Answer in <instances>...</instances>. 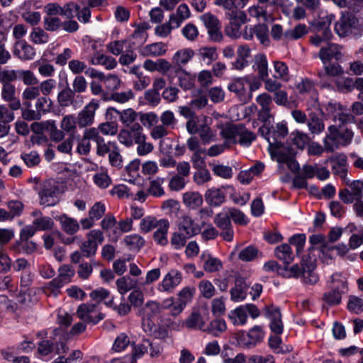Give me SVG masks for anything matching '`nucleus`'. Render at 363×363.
<instances>
[{"mask_svg": "<svg viewBox=\"0 0 363 363\" xmlns=\"http://www.w3.org/2000/svg\"><path fill=\"white\" fill-rule=\"evenodd\" d=\"M308 33L307 27L304 24H299L292 29L286 30L284 33V38L286 40H298Z\"/></svg>", "mask_w": 363, "mask_h": 363, "instance_id": "nucleus-53", "label": "nucleus"}, {"mask_svg": "<svg viewBox=\"0 0 363 363\" xmlns=\"http://www.w3.org/2000/svg\"><path fill=\"white\" fill-rule=\"evenodd\" d=\"M183 203L191 209H197L203 204V197L198 191H187L183 194Z\"/></svg>", "mask_w": 363, "mask_h": 363, "instance_id": "nucleus-39", "label": "nucleus"}, {"mask_svg": "<svg viewBox=\"0 0 363 363\" xmlns=\"http://www.w3.org/2000/svg\"><path fill=\"white\" fill-rule=\"evenodd\" d=\"M77 119L73 114L65 116L60 123L62 130L67 133H74L77 129Z\"/></svg>", "mask_w": 363, "mask_h": 363, "instance_id": "nucleus-60", "label": "nucleus"}, {"mask_svg": "<svg viewBox=\"0 0 363 363\" xmlns=\"http://www.w3.org/2000/svg\"><path fill=\"white\" fill-rule=\"evenodd\" d=\"M52 104V102L50 99L46 96H41L38 98L35 107L38 113L42 116V115L50 111Z\"/></svg>", "mask_w": 363, "mask_h": 363, "instance_id": "nucleus-63", "label": "nucleus"}, {"mask_svg": "<svg viewBox=\"0 0 363 363\" xmlns=\"http://www.w3.org/2000/svg\"><path fill=\"white\" fill-rule=\"evenodd\" d=\"M274 255L277 259L282 261L286 265L291 264L294 258L291 247L287 243L276 247Z\"/></svg>", "mask_w": 363, "mask_h": 363, "instance_id": "nucleus-37", "label": "nucleus"}, {"mask_svg": "<svg viewBox=\"0 0 363 363\" xmlns=\"http://www.w3.org/2000/svg\"><path fill=\"white\" fill-rule=\"evenodd\" d=\"M303 272V258L301 262V267H299L298 264H294L291 266L290 268L288 267V265H286L281 269V272H280V275L286 278H298L301 276L302 277Z\"/></svg>", "mask_w": 363, "mask_h": 363, "instance_id": "nucleus-59", "label": "nucleus"}, {"mask_svg": "<svg viewBox=\"0 0 363 363\" xmlns=\"http://www.w3.org/2000/svg\"><path fill=\"white\" fill-rule=\"evenodd\" d=\"M1 97L9 103V107L11 110L16 111L21 108V104L16 96V86L13 84L2 85Z\"/></svg>", "mask_w": 363, "mask_h": 363, "instance_id": "nucleus-25", "label": "nucleus"}, {"mask_svg": "<svg viewBox=\"0 0 363 363\" xmlns=\"http://www.w3.org/2000/svg\"><path fill=\"white\" fill-rule=\"evenodd\" d=\"M167 219L162 218L157 219L152 216H148L143 218L140 223V229L142 233H147L154 229L159 228L162 223H164Z\"/></svg>", "mask_w": 363, "mask_h": 363, "instance_id": "nucleus-41", "label": "nucleus"}, {"mask_svg": "<svg viewBox=\"0 0 363 363\" xmlns=\"http://www.w3.org/2000/svg\"><path fill=\"white\" fill-rule=\"evenodd\" d=\"M308 127L311 133L318 135L325 129V125L321 118L315 113H310L308 115Z\"/></svg>", "mask_w": 363, "mask_h": 363, "instance_id": "nucleus-45", "label": "nucleus"}, {"mask_svg": "<svg viewBox=\"0 0 363 363\" xmlns=\"http://www.w3.org/2000/svg\"><path fill=\"white\" fill-rule=\"evenodd\" d=\"M271 157L279 163H285L293 157L294 150L289 146H285L281 141L273 140L270 141L268 147Z\"/></svg>", "mask_w": 363, "mask_h": 363, "instance_id": "nucleus-12", "label": "nucleus"}, {"mask_svg": "<svg viewBox=\"0 0 363 363\" xmlns=\"http://www.w3.org/2000/svg\"><path fill=\"white\" fill-rule=\"evenodd\" d=\"M194 55V51L191 48H183L177 50L172 56L170 70L175 69L177 67H183L192 60Z\"/></svg>", "mask_w": 363, "mask_h": 363, "instance_id": "nucleus-24", "label": "nucleus"}, {"mask_svg": "<svg viewBox=\"0 0 363 363\" xmlns=\"http://www.w3.org/2000/svg\"><path fill=\"white\" fill-rule=\"evenodd\" d=\"M347 188L339 191L340 199L346 204H351L354 201L363 199V182L354 180L350 182L345 179Z\"/></svg>", "mask_w": 363, "mask_h": 363, "instance_id": "nucleus-6", "label": "nucleus"}, {"mask_svg": "<svg viewBox=\"0 0 363 363\" xmlns=\"http://www.w3.org/2000/svg\"><path fill=\"white\" fill-rule=\"evenodd\" d=\"M178 230L189 238L198 235L201 231L199 225L195 223L191 217L187 215L180 218L178 223Z\"/></svg>", "mask_w": 363, "mask_h": 363, "instance_id": "nucleus-20", "label": "nucleus"}, {"mask_svg": "<svg viewBox=\"0 0 363 363\" xmlns=\"http://www.w3.org/2000/svg\"><path fill=\"white\" fill-rule=\"evenodd\" d=\"M211 121V119L204 115L197 116L196 115L191 120H188L186 123V128L189 133L191 135H195L203 127L207 122Z\"/></svg>", "mask_w": 363, "mask_h": 363, "instance_id": "nucleus-40", "label": "nucleus"}, {"mask_svg": "<svg viewBox=\"0 0 363 363\" xmlns=\"http://www.w3.org/2000/svg\"><path fill=\"white\" fill-rule=\"evenodd\" d=\"M64 285L56 278L45 284L43 287V292L48 296L57 297L61 293V289Z\"/></svg>", "mask_w": 363, "mask_h": 363, "instance_id": "nucleus-55", "label": "nucleus"}, {"mask_svg": "<svg viewBox=\"0 0 363 363\" xmlns=\"http://www.w3.org/2000/svg\"><path fill=\"white\" fill-rule=\"evenodd\" d=\"M272 127V138H268V143L270 144V141L276 140L277 141H281V140L285 138L288 133L287 123L285 121L277 123L274 126Z\"/></svg>", "mask_w": 363, "mask_h": 363, "instance_id": "nucleus-52", "label": "nucleus"}, {"mask_svg": "<svg viewBox=\"0 0 363 363\" xmlns=\"http://www.w3.org/2000/svg\"><path fill=\"white\" fill-rule=\"evenodd\" d=\"M354 122L352 115L339 113L334 116V124L328 128V133L323 140L325 150L333 152L340 146H347L351 143L353 132L347 127V124Z\"/></svg>", "mask_w": 363, "mask_h": 363, "instance_id": "nucleus-1", "label": "nucleus"}, {"mask_svg": "<svg viewBox=\"0 0 363 363\" xmlns=\"http://www.w3.org/2000/svg\"><path fill=\"white\" fill-rule=\"evenodd\" d=\"M112 150L108 155V162L110 164L117 169H121L123 165V157L120 153V150L116 143H113Z\"/></svg>", "mask_w": 363, "mask_h": 363, "instance_id": "nucleus-54", "label": "nucleus"}, {"mask_svg": "<svg viewBox=\"0 0 363 363\" xmlns=\"http://www.w3.org/2000/svg\"><path fill=\"white\" fill-rule=\"evenodd\" d=\"M91 62L94 65H103L107 69H113L117 66V61L115 58L99 53H96L91 58Z\"/></svg>", "mask_w": 363, "mask_h": 363, "instance_id": "nucleus-44", "label": "nucleus"}, {"mask_svg": "<svg viewBox=\"0 0 363 363\" xmlns=\"http://www.w3.org/2000/svg\"><path fill=\"white\" fill-rule=\"evenodd\" d=\"M117 114L121 122L126 127H130L138 118L139 113L134 111L133 108H127L123 111H119L113 107H109L106 110V116L108 115Z\"/></svg>", "mask_w": 363, "mask_h": 363, "instance_id": "nucleus-21", "label": "nucleus"}, {"mask_svg": "<svg viewBox=\"0 0 363 363\" xmlns=\"http://www.w3.org/2000/svg\"><path fill=\"white\" fill-rule=\"evenodd\" d=\"M357 23L358 19L352 13H346L335 23V30L340 37H346L352 33Z\"/></svg>", "mask_w": 363, "mask_h": 363, "instance_id": "nucleus-14", "label": "nucleus"}, {"mask_svg": "<svg viewBox=\"0 0 363 363\" xmlns=\"http://www.w3.org/2000/svg\"><path fill=\"white\" fill-rule=\"evenodd\" d=\"M57 220L60 221L62 229L69 235H74L79 230L77 220L66 214L59 216Z\"/></svg>", "mask_w": 363, "mask_h": 363, "instance_id": "nucleus-38", "label": "nucleus"}, {"mask_svg": "<svg viewBox=\"0 0 363 363\" xmlns=\"http://www.w3.org/2000/svg\"><path fill=\"white\" fill-rule=\"evenodd\" d=\"M200 59L207 65H210L218 57L216 48L214 47H202L198 50Z\"/></svg>", "mask_w": 363, "mask_h": 363, "instance_id": "nucleus-49", "label": "nucleus"}, {"mask_svg": "<svg viewBox=\"0 0 363 363\" xmlns=\"http://www.w3.org/2000/svg\"><path fill=\"white\" fill-rule=\"evenodd\" d=\"M249 284L245 278L238 277L235 280V286L230 289V298L233 301H243L247 296V290Z\"/></svg>", "mask_w": 363, "mask_h": 363, "instance_id": "nucleus-30", "label": "nucleus"}, {"mask_svg": "<svg viewBox=\"0 0 363 363\" xmlns=\"http://www.w3.org/2000/svg\"><path fill=\"white\" fill-rule=\"evenodd\" d=\"M13 55L21 60H30L35 55V49L24 40H17L13 46Z\"/></svg>", "mask_w": 363, "mask_h": 363, "instance_id": "nucleus-29", "label": "nucleus"}, {"mask_svg": "<svg viewBox=\"0 0 363 363\" xmlns=\"http://www.w3.org/2000/svg\"><path fill=\"white\" fill-rule=\"evenodd\" d=\"M167 77L171 82L177 77L178 85L184 91L193 89L195 85V75L183 67H177L175 69L169 70Z\"/></svg>", "mask_w": 363, "mask_h": 363, "instance_id": "nucleus-13", "label": "nucleus"}, {"mask_svg": "<svg viewBox=\"0 0 363 363\" xmlns=\"http://www.w3.org/2000/svg\"><path fill=\"white\" fill-rule=\"evenodd\" d=\"M104 240L102 231L100 230H92L86 235V240L82 242L80 251H74L71 255V261L73 263H79L82 257L90 258L94 257L97 251L98 245Z\"/></svg>", "mask_w": 363, "mask_h": 363, "instance_id": "nucleus-3", "label": "nucleus"}, {"mask_svg": "<svg viewBox=\"0 0 363 363\" xmlns=\"http://www.w3.org/2000/svg\"><path fill=\"white\" fill-rule=\"evenodd\" d=\"M206 320L197 311H194L182 323V325L189 330H205Z\"/></svg>", "mask_w": 363, "mask_h": 363, "instance_id": "nucleus-32", "label": "nucleus"}, {"mask_svg": "<svg viewBox=\"0 0 363 363\" xmlns=\"http://www.w3.org/2000/svg\"><path fill=\"white\" fill-rule=\"evenodd\" d=\"M143 67L147 71L158 72L163 75H167L171 69V62L164 58H159L156 61L147 59L143 63Z\"/></svg>", "mask_w": 363, "mask_h": 363, "instance_id": "nucleus-26", "label": "nucleus"}, {"mask_svg": "<svg viewBox=\"0 0 363 363\" xmlns=\"http://www.w3.org/2000/svg\"><path fill=\"white\" fill-rule=\"evenodd\" d=\"M296 89L301 94H308L312 96H316L317 95L314 83L308 78L302 79L300 82H297Z\"/></svg>", "mask_w": 363, "mask_h": 363, "instance_id": "nucleus-50", "label": "nucleus"}, {"mask_svg": "<svg viewBox=\"0 0 363 363\" xmlns=\"http://www.w3.org/2000/svg\"><path fill=\"white\" fill-rule=\"evenodd\" d=\"M252 67L255 71L257 72L260 79L264 80L269 76L268 62L265 55H256L254 57V64Z\"/></svg>", "mask_w": 363, "mask_h": 363, "instance_id": "nucleus-36", "label": "nucleus"}, {"mask_svg": "<svg viewBox=\"0 0 363 363\" xmlns=\"http://www.w3.org/2000/svg\"><path fill=\"white\" fill-rule=\"evenodd\" d=\"M264 315L270 321L269 327L271 330L277 335L282 333L284 325L279 308L273 305L266 306L264 308Z\"/></svg>", "mask_w": 363, "mask_h": 363, "instance_id": "nucleus-18", "label": "nucleus"}, {"mask_svg": "<svg viewBox=\"0 0 363 363\" xmlns=\"http://www.w3.org/2000/svg\"><path fill=\"white\" fill-rule=\"evenodd\" d=\"M96 128H86L82 138L79 141L77 152L81 155H87L91 151L90 140H95Z\"/></svg>", "mask_w": 363, "mask_h": 363, "instance_id": "nucleus-28", "label": "nucleus"}, {"mask_svg": "<svg viewBox=\"0 0 363 363\" xmlns=\"http://www.w3.org/2000/svg\"><path fill=\"white\" fill-rule=\"evenodd\" d=\"M162 311V305L155 301H147L142 308L140 313L143 316L142 326L145 333H151L155 327L152 319L160 315Z\"/></svg>", "mask_w": 363, "mask_h": 363, "instance_id": "nucleus-7", "label": "nucleus"}, {"mask_svg": "<svg viewBox=\"0 0 363 363\" xmlns=\"http://www.w3.org/2000/svg\"><path fill=\"white\" fill-rule=\"evenodd\" d=\"M74 96V91L67 86L58 93L57 100L61 107H68L73 104Z\"/></svg>", "mask_w": 363, "mask_h": 363, "instance_id": "nucleus-46", "label": "nucleus"}, {"mask_svg": "<svg viewBox=\"0 0 363 363\" xmlns=\"http://www.w3.org/2000/svg\"><path fill=\"white\" fill-rule=\"evenodd\" d=\"M214 223L218 228L222 230L220 236L225 240L228 242L233 240L234 232L232 228L230 217L225 208L215 216Z\"/></svg>", "mask_w": 363, "mask_h": 363, "instance_id": "nucleus-17", "label": "nucleus"}, {"mask_svg": "<svg viewBox=\"0 0 363 363\" xmlns=\"http://www.w3.org/2000/svg\"><path fill=\"white\" fill-rule=\"evenodd\" d=\"M200 18L208 30L210 40L213 42H221L223 35L220 30L221 25L218 18L211 13H206Z\"/></svg>", "mask_w": 363, "mask_h": 363, "instance_id": "nucleus-10", "label": "nucleus"}, {"mask_svg": "<svg viewBox=\"0 0 363 363\" xmlns=\"http://www.w3.org/2000/svg\"><path fill=\"white\" fill-rule=\"evenodd\" d=\"M116 286L118 292L123 295L134 289L136 282L129 277H123L116 280Z\"/></svg>", "mask_w": 363, "mask_h": 363, "instance_id": "nucleus-57", "label": "nucleus"}, {"mask_svg": "<svg viewBox=\"0 0 363 363\" xmlns=\"http://www.w3.org/2000/svg\"><path fill=\"white\" fill-rule=\"evenodd\" d=\"M342 47L333 43H326L320 48L318 57L323 65H326L333 60L338 61L342 57Z\"/></svg>", "mask_w": 363, "mask_h": 363, "instance_id": "nucleus-15", "label": "nucleus"}, {"mask_svg": "<svg viewBox=\"0 0 363 363\" xmlns=\"http://www.w3.org/2000/svg\"><path fill=\"white\" fill-rule=\"evenodd\" d=\"M74 273V269L72 267L63 265L59 269V274L56 279L65 286L71 281Z\"/></svg>", "mask_w": 363, "mask_h": 363, "instance_id": "nucleus-62", "label": "nucleus"}, {"mask_svg": "<svg viewBox=\"0 0 363 363\" xmlns=\"http://www.w3.org/2000/svg\"><path fill=\"white\" fill-rule=\"evenodd\" d=\"M138 118L142 125L147 128H152L158 122V116L153 112L139 113Z\"/></svg>", "mask_w": 363, "mask_h": 363, "instance_id": "nucleus-64", "label": "nucleus"}, {"mask_svg": "<svg viewBox=\"0 0 363 363\" xmlns=\"http://www.w3.org/2000/svg\"><path fill=\"white\" fill-rule=\"evenodd\" d=\"M123 242L131 250H139L144 245V238L138 234H132L125 237Z\"/></svg>", "mask_w": 363, "mask_h": 363, "instance_id": "nucleus-56", "label": "nucleus"}, {"mask_svg": "<svg viewBox=\"0 0 363 363\" xmlns=\"http://www.w3.org/2000/svg\"><path fill=\"white\" fill-rule=\"evenodd\" d=\"M204 197L206 202L212 207L220 206L225 201V194L223 188H210L206 191Z\"/></svg>", "mask_w": 363, "mask_h": 363, "instance_id": "nucleus-31", "label": "nucleus"}, {"mask_svg": "<svg viewBox=\"0 0 363 363\" xmlns=\"http://www.w3.org/2000/svg\"><path fill=\"white\" fill-rule=\"evenodd\" d=\"M200 259L203 263V269L207 272H218L223 268L222 262L219 259L212 257L208 253L203 252Z\"/></svg>", "mask_w": 363, "mask_h": 363, "instance_id": "nucleus-34", "label": "nucleus"}, {"mask_svg": "<svg viewBox=\"0 0 363 363\" xmlns=\"http://www.w3.org/2000/svg\"><path fill=\"white\" fill-rule=\"evenodd\" d=\"M76 313L79 319L93 325L97 324L104 318V315L99 311L98 305L93 303L79 305Z\"/></svg>", "mask_w": 363, "mask_h": 363, "instance_id": "nucleus-8", "label": "nucleus"}, {"mask_svg": "<svg viewBox=\"0 0 363 363\" xmlns=\"http://www.w3.org/2000/svg\"><path fill=\"white\" fill-rule=\"evenodd\" d=\"M344 72L342 67L338 63H329L324 65V69L318 72V76L320 82L325 83L328 80V77H337Z\"/></svg>", "mask_w": 363, "mask_h": 363, "instance_id": "nucleus-35", "label": "nucleus"}, {"mask_svg": "<svg viewBox=\"0 0 363 363\" xmlns=\"http://www.w3.org/2000/svg\"><path fill=\"white\" fill-rule=\"evenodd\" d=\"M247 82V76L234 77L228 83L227 89L235 95L239 101L248 103L251 100L252 94L248 93Z\"/></svg>", "mask_w": 363, "mask_h": 363, "instance_id": "nucleus-9", "label": "nucleus"}, {"mask_svg": "<svg viewBox=\"0 0 363 363\" xmlns=\"http://www.w3.org/2000/svg\"><path fill=\"white\" fill-rule=\"evenodd\" d=\"M167 51L166 45L163 43H155L145 46L141 54L143 56L159 57L163 55Z\"/></svg>", "mask_w": 363, "mask_h": 363, "instance_id": "nucleus-42", "label": "nucleus"}, {"mask_svg": "<svg viewBox=\"0 0 363 363\" xmlns=\"http://www.w3.org/2000/svg\"><path fill=\"white\" fill-rule=\"evenodd\" d=\"M346 288V283L340 280L335 288L323 294L322 300L329 306L338 305L341 302L342 292Z\"/></svg>", "mask_w": 363, "mask_h": 363, "instance_id": "nucleus-23", "label": "nucleus"}, {"mask_svg": "<svg viewBox=\"0 0 363 363\" xmlns=\"http://www.w3.org/2000/svg\"><path fill=\"white\" fill-rule=\"evenodd\" d=\"M226 328L227 326L224 320L216 319L212 320L208 325H206L204 332L217 337L225 332Z\"/></svg>", "mask_w": 363, "mask_h": 363, "instance_id": "nucleus-47", "label": "nucleus"}, {"mask_svg": "<svg viewBox=\"0 0 363 363\" xmlns=\"http://www.w3.org/2000/svg\"><path fill=\"white\" fill-rule=\"evenodd\" d=\"M182 273L175 269H170L158 284L157 289L162 292L172 293L181 284Z\"/></svg>", "mask_w": 363, "mask_h": 363, "instance_id": "nucleus-16", "label": "nucleus"}, {"mask_svg": "<svg viewBox=\"0 0 363 363\" xmlns=\"http://www.w3.org/2000/svg\"><path fill=\"white\" fill-rule=\"evenodd\" d=\"M145 135L143 126L138 123H135L130 127L121 129L117 138L121 144L126 147H131L140 142Z\"/></svg>", "mask_w": 363, "mask_h": 363, "instance_id": "nucleus-5", "label": "nucleus"}, {"mask_svg": "<svg viewBox=\"0 0 363 363\" xmlns=\"http://www.w3.org/2000/svg\"><path fill=\"white\" fill-rule=\"evenodd\" d=\"M60 194L59 183L54 179L45 180L39 184L38 196L42 206H55L60 201Z\"/></svg>", "mask_w": 363, "mask_h": 363, "instance_id": "nucleus-4", "label": "nucleus"}, {"mask_svg": "<svg viewBox=\"0 0 363 363\" xmlns=\"http://www.w3.org/2000/svg\"><path fill=\"white\" fill-rule=\"evenodd\" d=\"M99 107V101L92 99L78 113L77 119V125L79 128H84L93 125L95 113Z\"/></svg>", "mask_w": 363, "mask_h": 363, "instance_id": "nucleus-11", "label": "nucleus"}, {"mask_svg": "<svg viewBox=\"0 0 363 363\" xmlns=\"http://www.w3.org/2000/svg\"><path fill=\"white\" fill-rule=\"evenodd\" d=\"M264 333L262 327L256 325L249 330L246 334H242L240 337L241 343L247 348L255 346L261 342L264 337Z\"/></svg>", "mask_w": 363, "mask_h": 363, "instance_id": "nucleus-22", "label": "nucleus"}, {"mask_svg": "<svg viewBox=\"0 0 363 363\" xmlns=\"http://www.w3.org/2000/svg\"><path fill=\"white\" fill-rule=\"evenodd\" d=\"M316 267L315 260H311L310 257H303V272L302 274L303 281L306 284L313 285L316 284L319 277L314 272Z\"/></svg>", "mask_w": 363, "mask_h": 363, "instance_id": "nucleus-27", "label": "nucleus"}, {"mask_svg": "<svg viewBox=\"0 0 363 363\" xmlns=\"http://www.w3.org/2000/svg\"><path fill=\"white\" fill-rule=\"evenodd\" d=\"M195 289L190 286H186L180 290L177 294L176 305L171 311L172 316L179 315L185 308L186 305L190 303L194 297Z\"/></svg>", "mask_w": 363, "mask_h": 363, "instance_id": "nucleus-19", "label": "nucleus"}, {"mask_svg": "<svg viewBox=\"0 0 363 363\" xmlns=\"http://www.w3.org/2000/svg\"><path fill=\"white\" fill-rule=\"evenodd\" d=\"M62 21L57 16H45L43 19V28L47 31L55 32L62 28Z\"/></svg>", "mask_w": 363, "mask_h": 363, "instance_id": "nucleus-61", "label": "nucleus"}, {"mask_svg": "<svg viewBox=\"0 0 363 363\" xmlns=\"http://www.w3.org/2000/svg\"><path fill=\"white\" fill-rule=\"evenodd\" d=\"M220 135L228 145L240 144L243 147H249L256 139V135L247 130L242 123H226L218 125Z\"/></svg>", "mask_w": 363, "mask_h": 363, "instance_id": "nucleus-2", "label": "nucleus"}, {"mask_svg": "<svg viewBox=\"0 0 363 363\" xmlns=\"http://www.w3.org/2000/svg\"><path fill=\"white\" fill-rule=\"evenodd\" d=\"M169 228V222L167 219L156 229L155 232L153 233V239L157 245L164 246L168 243L167 233Z\"/></svg>", "mask_w": 363, "mask_h": 363, "instance_id": "nucleus-43", "label": "nucleus"}, {"mask_svg": "<svg viewBox=\"0 0 363 363\" xmlns=\"http://www.w3.org/2000/svg\"><path fill=\"white\" fill-rule=\"evenodd\" d=\"M329 160L334 162V164L332 167L333 173L338 175L340 177L346 179L347 174V156L343 153H339L333 157L330 158Z\"/></svg>", "mask_w": 363, "mask_h": 363, "instance_id": "nucleus-33", "label": "nucleus"}, {"mask_svg": "<svg viewBox=\"0 0 363 363\" xmlns=\"http://www.w3.org/2000/svg\"><path fill=\"white\" fill-rule=\"evenodd\" d=\"M164 179L157 177L150 182V185L147 189V192L150 195L155 197H161L164 195V189L162 187L164 184Z\"/></svg>", "mask_w": 363, "mask_h": 363, "instance_id": "nucleus-51", "label": "nucleus"}, {"mask_svg": "<svg viewBox=\"0 0 363 363\" xmlns=\"http://www.w3.org/2000/svg\"><path fill=\"white\" fill-rule=\"evenodd\" d=\"M95 140L96 145V155L100 157L105 156L107 153H109L112 147V144L113 142H108L106 143L105 139L100 135L98 132V130L96 129V135H95Z\"/></svg>", "mask_w": 363, "mask_h": 363, "instance_id": "nucleus-48", "label": "nucleus"}, {"mask_svg": "<svg viewBox=\"0 0 363 363\" xmlns=\"http://www.w3.org/2000/svg\"><path fill=\"white\" fill-rule=\"evenodd\" d=\"M229 318L234 325H244L247 321V313L243 306H240L232 311L229 315Z\"/></svg>", "mask_w": 363, "mask_h": 363, "instance_id": "nucleus-58", "label": "nucleus"}]
</instances>
